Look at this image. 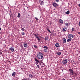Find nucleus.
<instances>
[{"instance_id":"nucleus-1","label":"nucleus","mask_w":80,"mask_h":80,"mask_svg":"<svg viewBox=\"0 0 80 80\" xmlns=\"http://www.w3.org/2000/svg\"><path fill=\"white\" fill-rule=\"evenodd\" d=\"M37 57L38 59H42L43 56V54L41 52H38L37 54Z\"/></svg>"},{"instance_id":"nucleus-2","label":"nucleus","mask_w":80,"mask_h":80,"mask_svg":"<svg viewBox=\"0 0 80 80\" xmlns=\"http://www.w3.org/2000/svg\"><path fill=\"white\" fill-rule=\"evenodd\" d=\"M68 38L72 39L73 38V36L72 34H69L68 35Z\"/></svg>"},{"instance_id":"nucleus-3","label":"nucleus","mask_w":80,"mask_h":80,"mask_svg":"<svg viewBox=\"0 0 80 80\" xmlns=\"http://www.w3.org/2000/svg\"><path fill=\"white\" fill-rule=\"evenodd\" d=\"M68 62V61L67 59L63 60L62 61V63L63 65H65Z\"/></svg>"},{"instance_id":"nucleus-4","label":"nucleus","mask_w":80,"mask_h":80,"mask_svg":"<svg viewBox=\"0 0 80 80\" xmlns=\"http://www.w3.org/2000/svg\"><path fill=\"white\" fill-rule=\"evenodd\" d=\"M52 5L53 7H58V4H57V3L55 2H53L52 3Z\"/></svg>"},{"instance_id":"nucleus-5","label":"nucleus","mask_w":80,"mask_h":80,"mask_svg":"<svg viewBox=\"0 0 80 80\" xmlns=\"http://www.w3.org/2000/svg\"><path fill=\"white\" fill-rule=\"evenodd\" d=\"M34 60L35 61L38 62V63H39L41 65H42V63H41V62L39 61H38V59H37L36 58H35Z\"/></svg>"},{"instance_id":"nucleus-6","label":"nucleus","mask_w":80,"mask_h":80,"mask_svg":"<svg viewBox=\"0 0 80 80\" xmlns=\"http://www.w3.org/2000/svg\"><path fill=\"white\" fill-rule=\"evenodd\" d=\"M23 45L24 47H25V48H27V47L28 46V45H27V43L24 42Z\"/></svg>"},{"instance_id":"nucleus-7","label":"nucleus","mask_w":80,"mask_h":80,"mask_svg":"<svg viewBox=\"0 0 80 80\" xmlns=\"http://www.w3.org/2000/svg\"><path fill=\"white\" fill-rule=\"evenodd\" d=\"M69 71L70 72V73H72V75H73V70L72 69H69Z\"/></svg>"},{"instance_id":"nucleus-8","label":"nucleus","mask_w":80,"mask_h":80,"mask_svg":"<svg viewBox=\"0 0 80 80\" xmlns=\"http://www.w3.org/2000/svg\"><path fill=\"white\" fill-rule=\"evenodd\" d=\"M66 39L65 38H63L62 39V42L64 43H66Z\"/></svg>"},{"instance_id":"nucleus-9","label":"nucleus","mask_w":80,"mask_h":80,"mask_svg":"<svg viewBox=\"0 0 80 80\" xmlns=\"http://www.w3.org/2000/svg\"><path fill=\"white\" fill-rule=\"evenodd\" d=\"M59 21L60 23H62V24H63V21L61 19L59 20Z\"/></svg>"},{"instance_id":"nucleus-10","label":"nucleus","mask_w":80,"mask_h":80,"mask_svg":"<svg viewBox=\"0 0 80 80\" xmlns=\"http://www.w3.org/2000/svg\"><path fill=\"white\" fill-rule=\"evenodd\" d=\"M55 47H59V46H60V44L58 43H56L55 45Z\"/></svg>"},{"instance_id":"nucleus-11","label":"nucleus","mask_w":80,"mask_h":80,"mask_svg":"<svg viewBox=\"0 0 80 80\" xmlns=\"http://www.w3.org/2000/svg\"><path fill=\"white\" fill-rule=\"evenodd\" d=\"M29 78H33V76L32 74H30L29 76Z\"/></svg>"},{"instance_id":"nucleus-12","label":"nucleus","mask_w":80,"mask_h":80,"mask_svg":"<svg viewBox=\"0 0 80 80\" xmlns=\"http://www.w3.org/2000/svg\"><path fill=\"white\" fill-rule=\"evenodd\" d=\"M10 49L11 52H14V48H10Z\"/></svg>"},{"instance_id":"nucleus-13","label":"nucleus","mask_w":80,"mask_h":80,"mask_svg":"<svg viewBox=\"0 0 80 80\" xmlns=\"http://www.w3.org/2000/svg\"><path fill=\"white\" fill-rule=\"evenodd\" d=\"M66 30H67V27H65L63 28V31L64 32L65 31H66Z\"/></svg>"},{"instance_id":"nucleus-14","label":"nucleus","mask_w":80,"mask_h":80,"mask_svg":"<svg viewBox=\"0 0 80 80\" xmlns=\"http://www.w3.org/2000/svg\"><path fill=\"white\" fill-rule=\"evenodd\" d=\"M57 55H61V54H62V52H58L57 53Z\"/></svg>"},{"instance_id":"nucleus-15","label":"nucleus","mask_w":80,"mask_h":80,"mask_svg":"<svg viewBox=\"0 0 80 80\" xmlns=\"http://www.w3.org/2000/svg\"><path fill=\"white\" fill-rule=\"evenodd\" d=\"M36 38H37V40H38V42H40V38H38V36H37L36 37Z\"/></svg>"},{"instance_id":"nucleus-16","label":"nucleus","mask_w":80,"mask_h":80,"mask_svg":"<svg viewBox=\"0 0 80 80\" xmlns=\"http://www.w3.org/2000/svg\"><path fill=\"white\" fill-rule=\"evenodd\" d=\"M72 39H68L67 40V42H71Z\"/></svg>"},{"instance_id":"nucleus-17","label":"nucleus","mask_w":80,"mask_h":80,"mask_svg":"<svg viewBox=\"0 0 80 80\" xmlns=\"http://www.w3.org/2000/svg\"><path fill=\"white\" fill-rule=\"evenodd\" d=\"M12 76H15L16 73L15 72H14L12 74Z\"/></svg>"},{"instance_id":"nucleus-18","label":"nucleus","mask_w":80,"mask_h":80,"mask_svg":"<svg viewBox=\"0 0 80 80\" xmlns=\"http://www.w3.org/2000/svg\"><path fill=\"white\" fill-rule=\"evenodd\" d=\"M47 29L48 31V32H49L50 33H52V32H51L50 31V29H49V28H47Z\"/></svg>"},{"instance_id":"nucleus-19","label":"nucleus","mask_w":80,"mask_h":80,"mask_svg":"<svg viewBox=\"0 0 80 80\" xmlns=\"http://www.w3.org/2000/svg\"><path fill=\"white\" fill-rule=\"evenodd\" d=\"M20 16H21V15H20V13H18V18H20Z\"/></svg>"},{"instance_id":"nucleus-20","label":"nucleus","mask_w":80,"mask_h":80,"mask_svg":"<svg viewBox=\"0 0 80 80\" xmlns=\"http://www.w3.org/2000/svg\"><path fill=\"white\" fill-rule=\"evenodd\" d=\"M44 3V2H43V1H41V2L40 5H43Z\"/></svg>"},{"instance_id":"nucleus-21","label":"nucleus","mask_w":80,"mask_h":80,"mask_svg":"<svg viewBox=\"0 0 80 80\" xmlns=\"http://www.w3.org/2000/svg\"><path fill=\"white\" fill-rule=\"evenodd\" d=\"M45 42H47V41L48 40V37H45Z\"/></svg>"},{"instance_id":"nucleus-22","label":"nucleus","mask_w":80,"mask_h":80,"mask_svg":"<svg viewBox=\"0 0 80 80\" xmlns=\"http://www.w3.org/2000/svg\"><path fill=\"white\" fill-rule=\"evenodd\" d=\"M66 14H69L70 13V11H68L65 12Z\"/></svg>"},{"instance_id":"nucleus-23","label":"nucleus","mask_w":80,"mask_h":80,"mask_svg":"<svg viewBox=\"0 0 80 80\" xmlns=\"http://www.w3.org/2000/svg\"><path fill=\"white\" fill-rule=\"evenodd\" d=\"M48 47H47V46H44L43 47V48H45V49L46 48V49H48Z\"/></svg>"},{"instance_id":"nucleus-24","label":"nucleus","mask_w":80,"mask_h":80,"mask_svg":"<svg viewBox=\"0 0 80 80\" xmlns=\"http://www.w3.org/2000/svg\"><path fill=\"white\" fill-rule=\"evenodd\" d=\"M65 25L66 27H68V23H67V22H66L65 23Z\"/></svg>"},{"instance_id":"nucleus-25","label":"nucleus","mask_w":80,"mask_h":80,"mask_svg":"<svg viewBox=\"0 0 80 80\" xmlns=\"http://www.w3.org/2000/svg\"><path fill=\"white\" fill-rule=\"evenodd\" d=\"M74 31H75V28H72V32H74Z\"/></svg>"},{"instance_id":"nucleus-26","label":"nucleus","mask_w":80,"mask_h":80,"mask_svg":"<svg viewBox=\"0 0 80 80\" xmlns=\"http://www.w3.org/2000/svg\"><path fill=\"white\" fill-rule=\"evenodd\" d=\"M43 51L44 52H47V49H44L43 50Z\"/></svg>"},{"instance_id":"nucleus-27","label":"nucleus","mask_w":80,"mask_h":80,"mask_svg":"<svg viewBox=\"0 0 80 80\" xmlns=\"http://www.w3.org/2000/svg\"><path fill=\"white\" fill-rule=\"evenodd\" d=\"M21 30L22 31H25V29L22 28V29Z\"/></svg>"},{"instance_id":"nucleus-28","label":"nucleus","mask_w":80,"mask_h":80,"mask_svg":"<svg viewBox=\"0 0 80 80\" xmlns=\"http://www.w3.org/2000/svg\"><path fill=\"white\" fill-rule=\"evenodd\" d=\"M34 48H37V46L36 45H34Z\"/></svg>"},{"instance_id":"nucleus-29","label":"nucleus","mask_w":80,"mask_h":80,"mask_svg":"<svg viewBox=\"0 0 80 80\" xmlns=\"http://www.w3.org/2000/svg\"><path fill=\"white\" fill-rule=\"evenodd\" d=\"M37 67L38 68H40V66H39V65L38 64L37 65Z\"/></svg>"},{"instance_id":"nucleus-30","label":"nucleus","mask_w":80,"mask_h":80,"mask_svg":"<svg viewBox=\"0 0 80 80\" xmlns=\"http://www.w3.org/2000/svg\"><path fill=\"white\" fill-rule=\"evenodd\" d=\"M22 35H25V32H23L22 33Z\"/></svg>"},{"instance_id":"nucleus-31","label":"nucleus","mask_w":80,"mask_h":80,"mask_svg":"<svg viewBox=\"0 0 80 80\" xmlns=\"http://www.w3.org/2000/svg\"><path fill=\"white\" fill-rule=\"evenodd\" d=\"M34 18L36 19V20H38V19L36 17H35Z\"/></svg>"},{"instance_id":"nucleus-32","label":"nucleus","mask_w":80,"mask_h":80,"mask_svg":"<svg viewBox=\"0 0 80 80\" xmlns=\"http://www.w3.org/2000/svg\"><path fill=\"white\" fill-rule=\"evenodd\" d=\"M55 1L57 2H59V0H55Z\"/></svg>"},{"instance_id":"nucleus-33","label":"nucleus","mask_w":80,"mask_h":80,"mask_svg":"<svg viewBox=\"0 0 80 80\" xmlns=\"http://www.w3.org/2000/svg\"><path fill=\"white\" fill-rule=\"evenodd\" d=\"M36 63L37 65H38V62H36Z\"/></svg>"},{"instance_id":"nucleus-34","label":"nucleus","mask_w":80,"mask_h":80,"mask_svg":"<svg viewBox=\"0 0 80 80\" xmlns=\"http://www.w3.org/2000/svg\"><path fill=\"white\" fill-rule=\"evenodd\" d=\"M79 27H80V21L79 22Z\"/></svg>"},{"instance_id":"nucleus-35","label":"nucleus","mask_w":80,"mask_h":80,"mask_svg":"<svg viewBox=\"0 0 80 80\" xmlns=\"http://www.w3.org/2000/svg\"><path fill=\"white\" fill-rule=\"evenodd\" d=\"M68 26H69L70 25V23H68Z\"/></svg>"},{"instance_id":"nucleus-36","label":"nucleus","mask_w":80,"mask_h":80,"mask_svg":"<svg viewBox=\"0 0 80 80\" xmlns=\"http://www.w3.org/2000/svg\"><path fill=\"white\" fill-rule=\"evenodd\" d=\"M22 80H27V79H22Z\"/></svg>"},{"instance_id":"nucleus-37","label":"nucleus","mask_w":80,"mask_h":80,"mask_svg":"<svg viewBox=\"0 0 80 80\" xmlns=\"http://www.w3.org/2000/svg\"><path fill=\"white\" fill-rule=\"evenodd\" d=\"M78 33L79 35H80V32H78Z\"/></svg>"},{"instance_id":"nucleus-38","label":"nucleus","mask_w":80,"mask_h":80,"mask_svg":"<svg viewBox=\"0 0 80 80\" xmlns=\"http://www.w3.org/2000/svg\"><path fill=\"white\" fill-rule=\"evenodd\" d=\"M78 6H79V7H80V4H79L78 5Z\"/></svg>"},{"instance_id":"nucleus-39","label":"nucleus","mask_w":80,"mask_h":80,"mask_svg":"<svg viewBox=\"0 0 80 80\" xmlns=\"http://www.w3.org/2000/svg\"><path fill=\"white\" fill-rule=\"evenodd\" d=\"M1 30H2V28H0V31H1Z\"/></svg>"},{"instance_id":"nucleus-40","label":"nucleus","mask_w":80,"mask_h":80,"mask_svg":"<svg viewBox=\"0 0 80 80\" xmlns=\"http://www.w3.org/2000/svg\"><path fill=\"white\" fill-rule=\"evenodd\" d=\"M10 17H12V16H11V15H10Z\"/></svg>"}]
</instances>
